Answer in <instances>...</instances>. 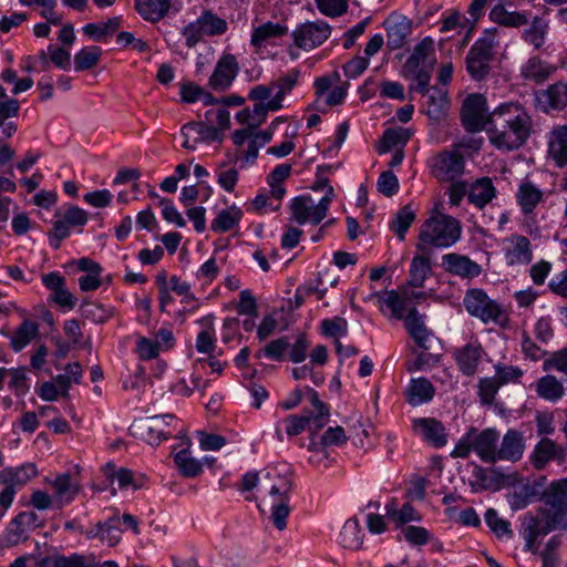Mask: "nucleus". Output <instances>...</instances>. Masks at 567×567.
<instances>
[{
    "instance_id": "69168bd1",
    "label": "nucleus",
    "mask_w": 567,
    "mask_h": 567,
    "mask_svg": "<svg viewBox=\"0 0 567 567\" xmlns=\"http://www.w3.org/2000/svg\"><path fill=\"white\" fill-rule=\"evenodd\" d=\"M319 10L329 17H338L347 11V0H317Z\"/></svg>"
},
{
    "instance_id": "a18cd8bd",
    "label": "nucleus",
    "mask_w": 567,
    "mask_h": 567,
    "mask_svg": "<svg viewBox=\"0 0 567 567\" xmlns=\"http://www.w3.org/2000/svg\"><path fill=\"white\" fill-rule=\"evenodd\" d=\"M340 544L350 549H358L362 545V534L357 518L348 519L340 533Z\"/></svg>"
},
{
    "instance_id": "4be33fe9",
    "label": "nucleus",
    "mask_w": 567,
    "mask_h": 567,
    "mask_svg": "<svg viewBox=\"0 0 567 567\" xmlns=\"http://www.w3.org/2000/svg\"><path fill=\"white\" fill-rule=\"evenodd\" d=\"M102 471L110 482L113 483L116 481L121 489H126L131 486L136 491L140 489L145 482L144 475H135L131 470L126 467H116V465L111 462L106 463Z\"/></svg>"
},
{
    "instance_id": "79ce46f5",
    "label": "nucleus",
    "mask_w": 567,
    "mask_h": 567,
    "mask_svg": "<svg viewBox=\"0 0 567 567\" xmlns=\"http://www.w3.org/2000/svg\"><path fill=\"white\" fill-rule=\"evenodd\" d=\"M174 462L185 477H196L203 471L202 462L193 457L188 450H182L174 456Z\"/></svg>"
},
{
    "instance_id": "9d476101",
    "label": "nucleus",
    "mask_w": 567,
    "mask_h": 567,
    "mask_svg": "<svg viewBox=\"0 0 567 567\" xmlns=\"http://www.w3.org/2000/svg\"><path fill=\"white\" fill-rule=\"evenodd\" d=\"M486 101L480 94L468 95L462 105V123L468 132H487L489 114L485 107Z\"/></svg>"
},
{
    "instance_id": "f03ea898",
    "label": "nucleus",
    "mask_w": 567,
    "mask_h": 567,
    "mask_svg": "<svg viewBox=\"0 0 567 567\" xmlns=\"http://www.w3.org/2000/svg\"><path fill=\"white\" fill-rule=\"evenodd\" d=\"M544 501L546 508L543 517L533 520V524L527 527L529 539L567 525V492L560 481H555L548 486L544 493Z\"/></svg>"
},
{
    "instance_id": "a211bd4d",
    "label": "nucleus",
    "mask_w": 567,
    "mask_h": 567,
    "mask_svg": "<svg viewBox=\"0 0 567 567\" xmlns=\"http://www.w3.org/2000/svg\"><path fill=\"white\" fill-rule=\"evenodd\" d=\"M19 112V101L9 97L6 90L0 85V128L4 137L9 138L17 132V124L9 120L17 117Z\"/></svg>"
},
{
    "instance_id": "6e6d98bb",
    "label": "nucleus",
    "mask_w": 567,
    "mask_h": 567,
    "mask_svg": "<svg viewBox=\"0 0 567 567\" xmlns=\"http://www.w3.org/2000/svg\"><path fill=\"white\" fill-rule=\"evenodd\" d=\"M82 315L95 323H103L112 317V311L103 305L95 302H84L81 306Z\"/></svg>"
},
{
    "instance_id": "f257e3e1",
    "label": "nucleus",
    "mask_w": 567,
    "mask_h": 567,
    "mask_svg": "<svg viewBox=\"0 0 567 567\" xmlns=\"http://www.w3.org/2000/svg\"><path fill=\"white\" fill-rule=\"evenodd\" d=\"M532 130V117L519 103H503L489 113L487 133L491 143L499 150L519 148L530 136Z\"/></svg>"
},
{
    "instance_id": "e433bc0d",
    "label": "nucleus",
    "mask_w": 567,
    "mask_h": 567,
    "mask_svg": "<svg viewBox=\"0 0 567 567\" xmlns=\"http://www.w3.org/2000/svg\"><path fill=\"white\" fill-rule=\"evenodd\" d=\"M38 475V468L33 463H27L17 468H7L0 472V482L10 485H24Z\"/></svg>"
},
{
    "instance_id": "4d7b16f0",
    "label": "nucleus",
    "mask_w": 567,
    "mask_h": 567,
    "mask_svg": "<svg viewBox=\"0 0 567 567\" xmlns=\"http://www.w3.org/2000/svg\"><path fill=\"white\" fill-rule=\"evenodd\" d=\"M485 522L497 537L512 536L509 523L498 517V514L494 508L486 511Z\"/></svg>"
},
{
    "instance_id": "393cba45",
    "label": "nucleus",
    "mask_w": 567,
    "mask_h": 567,
    "mask_svg": "<svg viewBox=\"0 0 567 567\" xmlns=\"http://www.w3.org/2000/svg\"><path fill=\"white\" fill-rule=\"evenodd\" d=\"M483 349L478 342H470L456 351L455 358L461 371L466 375L476 372Z\"/></svg>"
},
{
    "instance_id": "f3484780",
    "label": "nucleus",
    "mask_w": 567,
    "mask_h": 567,
    "mask_svg": "<svg viewBox=\"0 0 567 567\" xmlns=\"http://www.w3.org/2000/svg\"><path fill=\"white\" fill-rule=\"evenodd\" d=\"M184 136L183 147L194 150L202 141H220V134L216 127L208 126L200 122H189L182 128Z\"/></svg>"
},
{
    "instance_id": "473e14b6",
    "label": "nucleus",
    "mask_w": 567,
    "mask_h": 567,
    "mask_svg": "<svg viewBox=\"0 0 567 567\" xmlns=\"http://www.w3.org/2000/svg\"><path fill=\"white\" fill-rule=\"evenodd\" d=\"M535 390L539 398L550 402H557L565 394L563 383L558 381L556 377L550 374L542 377L536 382Z\"/></svg>"
},
{
    "instance_id": "423d86ee",
    "label": "nucleus",
    "mask_w": 567,
    "mask_h": 567,
    "mask_svg": "<svg viewBox=\"0 0 567 567\" xmlns=\"http://www.w3.org/2000/svg\"><path fill=\"white\" fill-rule=\"evenodd\" d=\"M497 31L496 28L485 30L466 55V70L477 81L483 80L489 72V63L497 44Z\"/></svg>"
},
{
    "instance_id": "58836bf2",
    "label": "nucleus",
    "mask_w": 567,
    "mask_h": 567,
    "mask_svg": "<svg viewBox=\"0 0 567 567\" xmlns=\"http://www.w3.org/2000/svg\"><path fill=\"white\" fill-rule=\"evenodd\" d=\"M411 133L408 128L396 127L388 128L379 142L378 152L380 154L388 153L396 146H403L410 140Z\"/></svg>"
},
{
    "instance_id": "6e6552de",
    "label": "nucleus",
    "mask_w": 567,
    "mask_h": 567,
    "mask_svg": "<svg viewBox=\"0 0 567 567\" xmlns=\"http://www.w3.org/2000/svg\"><path fill=\"white\" fill-rule=\"evenodd\" d=\"M368 301L375 300L378 302L380 311L395 320H405L406 315L411 308L412 295L410 293L409 287L403 286L398 290H385L379 292H372L367 298Z\"/></svg>"
},
{
    "instance_id": "f8f14e48",
    "label": "nucleus",
    "mask_w": 567,
    "mask_h": 567,
    "mask_svg": "<svg viewBox=\"0 0 567 567\" xmlns=\"http://www.w3.org/2000/svg\"><path fill=\"white\" fill-rule=\"evenodd\" d=\"M464 173V157L458 147L440 153L433 163V174L440 181L452 182Z\"/></svg>"
},
{
    "instance_id": "052dcab7",
    "label": "nucleus",
    "mask_w": 567,
    "mask_h": 567,
    "mask_svg": "<svg viewBox=\"0 0 567 567\" xmlns=\"http://www.w3.org/2000/svg\"><path fill=\"white\" fill-rule=\"evenodd\" d=\"M207 382H202L199 378H192L189 381L182 379L171 388L172 392L181 396H190L195 389L202 390L207 386Z\"/></svg>"
},
{
    "instance_id": "680f3d73",
    "label": "nucleus",
    "mask_w": 567,
    "mask_h": 567,
    "mask_svg": "<svg viewBox=\"0 0 567 567\" xmlns=\"http://www.w3.org/2000/svg\"><path fill=\"white\" fill-rule=\"evenodd\" d=\"M82 564L81 556L64 557L55 555L45 557L41 563V567H81Z\"/></svg>"
},
{
    "instance_id": "864d4df0",
    "label": "nucleus",
    "mask_w": 567,
    "mask_h": 567,
    "mask_svg": "<svg viewBox=\"0 0 567 567\" xmlns=\"http://www.w3.org/2000/svg\"><path fill=\"white\" fill-rule=\"evenodd\" d=\"M204 33L207 37H214L218 34H223L227 30V22L224 19L218 18L212 11H205L198 18Z\"/></svg>"
},
{
    "instance_id": "7c9ffc66",
    "label": "nucleus",
    "mask_w": 567,
    "mask_h": 567,
    "mask_svg": "<svg viewBox=\"0 0 567 567\" xmlns=\"http://www.w3.org/2000/svg\"><path fill=\"white\" fill-rule=\"evenodd\" d=\"M300 72L297 69L291 70L289 73L272 82V87L276 90L274 97L270 100V107L282 109V102L286 95L293 89L299 79Z\"/></svg>"
},
{
    "instance_id": "412c9836",
    "label": "nucleus",
    "mask_w": 567,
    "mask_h": 567,
    "mask_svg": "<svg viewBox=\"0 0 567 567\" xmlns=\"http://www.w3.org/2000/svg\"><path fill=\"white\" fill-rule=\"evenodd\" d=\"M43 285L51 290V300L61 307L74 308L75 298L65 287V278L58 272H50L42 277Z\"/></svg>"
},
{
    "instance_id": "603ef678",
    "label": "nucleus",
    "mask_w": 567,
    "mask_h": 567,
    "mask_svg": "<svg viewBox=\"0 0 567 567\" xmlns=\"http://www.w3.org/2000/svg\"><path fill=\"white\" fill-rule=\"evenodd\" d=\"M548 24L539 17H535L529 29L525 30L524 39L534 45L535 49L543 47L547 33Z\"/></svg>"
},
{
    "instance_id": "a878e982",
    "label": "nucleus",
    "mask_w": 567,
    "mask_h": 567,
    "mask_svg": "<svg viewBox=\"0 0 567 567\" xmlns=\"http://www.w3.org/2000/svg\"><path fill=\"white\" fill-rule=\"evenodd\" d=\"M548 153L558 166L567 164V125L557 126L549 133Z\"/></svg>"
},
{
    "instance_id": "cd10ccee",
    "label": "nucleus",
    "mask_w": 567,
    "mask_h": 567,
    "mask_svg": "<svg viewBox=\"0 0 567 567\" xmlns=\"http://www.w3.org/2000/svg\"><path fill=\"white\" fill-rule=\"evenodd\" d=\"M171 2L172 0H136L135 9L144 20L157 22L168 13Z\"/></svg>"
},
{
    "instance_id": "338daca9",
    "label": "nucleus",
    "mask_w": 567,
    "mask_h": 567,
    "mask_svg": "<svg viewBox=\"0 0 567 567\" xmlns=\"http://www.w3.org/2000/svg\"><path fill=\"white\" fill-rule=\"evenodd\" d=\"M321 331L329 337L343 336L347 333V321L339 317L326 319L321 322Z\"/></svg>"
},
{
    "instance_id": "c756f323",
    "label": "nucleus",
    "mask_w": 567,
    "mask_h": 567,
    "mask_svg": "<svg viewBox=\"0 0 567 567\" xmlns=\"http://www.w3.org/2000/svg\"><path fill=\"white\" fill-rule=\"evenodd\" d=\"M287 32V25L268 21L254 29L250 43L255 48H261L270 40L280 38Z\"/></svg>"
},
{
    "instance_id": "bb28decb",
    "label": "nucleus",
    "mask_w": 567,
    "mask_h": 567,
    "mask_svg": "<svg viewBox=\"0 0 567 567\" xmlns=\"http://www.w3.org/2000/svg\"><path fill=\"white\" fill-rule=\"evenodd\" d=\"M414 429L433 445L440 447L446 444L444 426L435 419H417L414 421Z\"/></svg>"
},
{
    "instance_id": "4c0bfd02",
    "label": "nucleus",
    "mask_w": 567,
    "mask_h": 567,
    "mask_svg": "<svg viewBox=\"0 0 567 567\" xmlns=\"http://www.w3.org/2000/svg\"><path fill=\"white\" fill-rule=\"evenodd\" d=\"M475 483L473 486L481 489L498 491L503 487L505 476L496 471H488L476 466L474 471Z\"/></svg>"
},
{
    "instance_id": "7ed1b4c3",
    "label": "nucleus",
    "mask_w": 567,
    "mask_h": 567,
    "mask_svg": "<svg viewBox=\"0 0 567 567\" xmlns=\"http://www.w3.org/2000/svg\"><path fill=\"white\" fill-rule=\"evenodd\" d=\"M499 434L494 429L478 431L470 427L466 434L455 445L451 455L465 458L473 451L485 463L497 462V447Z\"/></svg>"
},
{
    "instance_id": "bf43d9fd",
    "label": "nucleus",
    "mask_w": 567,
    "mask_h": 567,
    "mask_svg": "<svg viewBox=\"0 0 567 567\" xmlns=\"http://www.w3.org/2000/svg\"><path fill=\"white\" fill-rule=\"evenodd\" d=\"M159 341L145 337L138 338L136 342V352L142 360H151L159 353Z\"/></svg>"
},
{
    "instance_id": "3c124183",
    "label": "nucleus",
    "mask_w": 567,
    "mask_h": 567,
    "mask_svg": "<svg viewBox=\"0 0 567 567\" xmlns=\"http://www.w3.org/2000/svg\"><path fill=\"white\" fill-rule=\"evenodd\" d=\"M434 52V43L430 38L423 39L414 49L412 55L408 59L405 68L409 70H416L421 63Z\"/></svg>"
},
{
    "instance_id": "de8ad7c7",
    "label": "nucleus",
    "mask_w": 567,
    "mask_h": 567,
    "mask_svg": "<svg viewBox=\"0 0 567 567\" xmlns=\"http://www.w3.org/2000/svg\"><path fill=\"white\" fill-rule=\"evenodd\" d=\"M347 442L344 430L341 426L329 427L321 436L320 443L312 442L309 450L312 452H321L327 456L324 449L330 445H341Z\"/></svg>"
},
{
    "instance_id": "13d9d810",
    "label": "nucleus",
    "mask_w": 567,
    "mask_h": 567,
    "mask_svg": "<svg viewBox=\"0 0 567 567\" xmlns=\"http://www.w3.org/2000/svg\"><path fill=\"white\" fill-rule=\"evenodd\" d=\"M217 182L226 192H234L238 182V171L235 167H228L226 164L220 165L217 171Z\"/></svg>"
},
{
    "instance_id": "c03bdc74",
    "label": "nucleus",
    "mask_w": 567,
    "mask_h": 567,
    "mask_svg": "<svg viewBox=\"0 0 567 567\" xmlns=\"http://www.w3.org/2000/svg\"><path fill=\"white\" fill-rule=\"evenodd\" d=\"M169 417L172 419V415H155L147 420L145 427V439L151 445H158L162 440H167L171 435L168 432L165 431L164 425L165 419Z\"/></svg>"
},
{
    "instance_id": "5701e85b",
    "label": "nucleus",
    "mask_w": 567,
    "mask_h": 567,
    "mask_svg": "<svg viewBox=\"0 0 567 567\" xmlns=\"http://www.w3.org/2000/svg\"><path fill=\"white\" fill-rule=\"evenodd\" d=\"M525 450L523 434L516 430H508L497 447V461H512L520 460Z\"/></svg>"
},
{
    "instance_id": "a19ab883",
    "label": "nucleus",
    "mask_w": 567,
    "mask_h": 567,
    "mask_svg": "<svg viewBox=\"0 0 567 567\" xmlns=\"http://www.w3.org/2000/svg\"><path fill=\"white\" fill-rule=\"evenodd\" d=\"M39 326L32 320H24L11 338V347L16 352L21 351L32 339L37 337Z\"/></svg>"
},
{
    "instance_id": "c9c22d12",
    "label": "nucleus",
    "mask_w": 567,
    "mask_h": 567,
    "mask_svg": "<svg viewBox=\"0 0 567 567\" xmlns=\"http://www.w3.org/2000/svg\"><path fill=\"white\" fill-rule=\"evenodd\" d=\"M449 109V99L447 91L433 87L429 95V106L426 114L427 116L439 123L441 122L447 113Z\"/></svg>"
},
{
    "instance_id": "2f4dec72",
    "label": "nucleus",
    "mask_w": 567,
    "mask_h": 567,
    "mask_svg": "<svg viewBox=\"0 0 567 567\" xmlns=\"http://www.w3.org/2000/svg\"><path fill=\"white\" fill-rule=\"evenodd\" d=\"M434 392V386L427 379H413L406 390V400L411 405H419L432 400Z\"/></svg>"
},
{
    "instance_id": "9b49d317",
    "label": "nucleus",
    "mask_w": 567,
    "mask_h": 567,
    "mask_svg": "<svg viewBox=\"0 0 567 567\" xmlns=\"http://www.w3.org/2000/svg\"><path fill=\"white\" fill-rule=\"evenodd\" d=\"M330 33L328 23L317 21L300 24L291 35L297 48L310 51L326 42Z\"/></svg>"
},
{
    "instance_id": "09e8293b",
    "label": "nucleus",
    "mask_w": 567,
    "mask_h": 567,
    "mask_svg": "<svg viewBox=\"0 0 567 567\" xmlns=\"http://www.w3.org/2000/svg\"><path fill=\"white\" fill-rule=\"evenodd\" d=\"M96 530L91 532L92 535L99 536L102 542H106L109 546H114L121 539V529L118 527V518L112 517L107 522L96 525Z\"/></svg>"
},
{
    "instance_id": "49530a36",
    "label": "nucleus",
    "mask_w": 567,
    "mask_h": 567,
    "mask_svg": "<svg viewBox=\"0 0 567 567\" xmlns=\"http://www.w3.org/2000/svg\"><path fill=\"white\" fill-rule=\"evenodd\" d=\"M544 102L554 110H561L567 105V82H557L543 93Z\"/></svg>"
},
{
    "instance_id": "20e7f679",
    "label": "nucleus",
    "mask_w": 567,
    "mask_h": 567,
    "mask_svg": "<svg viewBox=\"0 0 567 567\" xmlns=\"http://www.w3.org/2000/svg\"><path fill=\"white\" fill-rule=\"evenodd\" d=\"M436 205L432 215L420 229L419 238L423 244L449 247L461 236V226L457 219L439 210Z\"/></svg>"
},
{
    "instance_id": "ea45409f",
    "label": "nucleus",
    "mask_w": 567,
    "mask_h": 567,
    "mask_svg": "<svg viewBox=\"0 0 567 567\" xmlns=\"http://www.w3.org/2000/svg\"><path fill=\"white\" fill-rule=\"evenodd\" d=\"M432 274L430 259L425 256H415L410 267L408 286L423 288L425 279Z\"/></svg>"
},
{
    "instance_id": "f704fd0d",
    "label": "nucleus",
    "mask_w": 567,
    "mask_h": 567,
    "mask_svg": "<svg viewBox=\"0 0 567 567\" xmlns=\"http://www.w3.org/2000/svg\"><path fill=\"white\" fill-rule=\"evenodd\" d=\"M243 218V210L233 205L220 210L212 221L210 228L216 233H226L235 228Z\"/></svg>"
},
{
    "instance_id": "39448f33",
    "label": "nucleus",
    "mask_w": 567,
    "mask_h": 567,
    "mask_svg": "<svg viewBox=\"0 0 567 567\" xmlns=\"http://www.w3.org/2000/svg\"><path fill=\"white\" fill-rule=\"evenodd\" d=\"M267 480L269 481L270 518L278 530H284L287 526V517L290 514L289 494L292 482L288 476L270 473L267 474Z\"/></svg>"
},
{
    "instance_id": "c85d7f7f",
    "label": "nucleus",
    "mask_w": 567,
    "mask_h": 567,
    "mask_svg": "<svg viewBox=\"0 0 567 567\" xmlns=\"http://www.w3.org/2000/svg\"><path fill=\"white\" fill-rule=\"evenodd\" d=\"M496 195L493 182L488 177L477 179L468 189V202L478 208L486 206Z\"/></svg>"
},
{
    "instance_id": "8fccbe9b",
    "label": "nucleus",
    "mask_w": 567,
    "mask_h": 567,
    "mask_svg": "<svg viewBox=\"0 0 567 567\" xmlns=\"http://www.w3.org/2000/svg\"><path fill=\"white\" fill-rule=\"evenodd\" d=\"M102 50L99 47H89L80 50L74 56L76 71H84L94 68L100 61Z\"/></svg>"
},
{
    "instance_id": "5fc2aeb1",
    "label": "nucleus",
    "mask_w": 567,
    "mask_h": 567,
    "mask_svg": "<svg viewBox=\"0 0 567 567\" xmlns=\"http://www.w3.org/2000/svg\"><path fill=\"white\" fill-rule=\"evenodd\" d=\"M415 219V214L410 206H404L396 213L395 219L393 220L391 228L396 233L398 238L403 240L405 233Z\"/></svg>"
},
{
    "instance_id": "1a4fd4ad",
    "label": "nucleus",
    "mask_w": 567,
    "mask_h": 567,
    "mask_svg": "<svg viewBox=\"0 0 567 567\" xmlns=\"http://www.w3.org/2000/svg\"><path fill=\"white\" fill-rule=\"evenodd\" d=\"M463 303L470 315L480 318L484 323L497 322L503 316L501 306L482 289H470Z\"/></svg>"
},
{
    "instance_id": "e2e57ef3",
    "label": "nucleus",
    "mask_w": 567,
    "mask_h": 567,
    "mask_svg": "<svg viewBox=\"0 0 567 567\" xmlns=\"http://www.w3.org/2000/svg\"><path fill=\"white\" fill-rule=\"evenodd\" d=\"M378 189L384 196H392L399 189V181L396 176L391 171H385L381 173L378 179Z\"/></svg>"
},
{
    "instance_id": "37998d69",
    "label": "nucleus",
    "mask_w": 567,
    "mask_h": 567,
    "mask_svg": "<svg viewBox=\"0 0 567 567\" xmlns=\"http://www.w3.org/2000/svg\"><path fill=\"white\" fill-rule=\"evenodd\" d=\"M54 496L59 504L71 502L79 493V486L72 483L70 474L59 475L53 482Z\"/></svg>"
},
{
    "instance_id": "dca6fc26",
    "label": "nucleus",
    "mask_w": 567,
    "mask_h": 567,
    "mask_svg": "<svg viewBox=\"0 0 567 567\" xmlns=\"http://www.w3.org/2000/svg\"><path fill=\"white\" fill-rule=\"evenodd\" d=\"M566 455V449L557 445L553 440L544 437L536 444L530 455V462L536 470H543L550 461L564 463Z\"/></svg>"
},
{
    "instance_id": "ddd939ff",
    "label": "nucleus",
    "mask_w": 567,
    "mask_h": 567,
    "mask_svg": "<svg viewBox=\"0 0 567 567\" xmlns=\"http://www.w3.org/2000/svg\"><path fill=\"white\" fill-rule=\"evenodd\" d=\"M239 71V64L235 55L225 53L217 61L212 75L208 79V86L217 92L228 90Z\"/></svg>"
},
{
    "instance_id": "72a5a7b5",
    "label": "nucleus",
    "mask_w": 567,
    "mask_h": 567,
    "mask_svg": "<svg viewBox=\"0 0 567 567\" xmlns=\"http://www.w3.org/2000/svg\"><path fill=\"white\" fill-rule=\"evenodd\" d=\"M555 71L556 66L543 62L538 58H530L522 68L523 76L537 84L545 82Z\"/></svg>"
},
{
    "instance_id": "b1692460",
    "label": "nucleus",
    "mask_w": 567,
    "mask_h": 567,
    "mask_svg": "<svg viewBox=\"0 0 567 567\" xmlns=\"http://www.w3.org/2000/svg\"><path fill=\"white\" fill-rule=\"evenodd\" d=\"M443 265L450 274L464 278H474L481 272V267L476 262L472 261L468 257L456 254L443 256Z\"/></svg>"
},
{
    "instance_id": "0eeeda50",
    "label": "nucleus",
    "mask_w": 567,
    "mask_h": 567,
    "mask_svg": "<svg viewBox=\"0 0 567 567\" xmlns=\"http://www.w3.org/2000/svg\"><path fill=\"white\" fill-rule=\"evenodd\" d=\"M334 197L333 187H329L326 195L317 205H313L310 196H298L291 202L290 209L292 219L299 225L311 223L318 225L327 216L329 206Z\"/></svg>"
},
{
    "instance_id": "aec40b11",
    "label": "nucleus",
    "mask_w": 567,
    "mask_h": 567,
    "mask_svg": "<svg viewBox=\"0 0 567 567\" xmlns=\"http://www.w3.org/2000/svg\"><path fill=\"white\" fill-rule=\"evenodd\" d=\"M388 47L391 50L400 49L406 41V38L411 33V22L402 16H390L384 21Z\"/></svg>"
},
{
    "instance_id": "774afa93",
    "label": "nucleus",
    "mask_w": 567,
    "mask_h": 567,
    "mask_svg": "<svg viewBox=\"0 0 567 567\" xmlns=\"http://www.w3.org/2000/svg\"><path fill=\"white\" fill-rule=\"evenodd\" d=\"M159 206L162 207V215L163 218L167 223H173L177 227H184L186 225L185 219L183 216L178 213V210L174 207L172 202L167 198H162L159 200Z\"/></svg>"
},
{
    "instance_id": "2eb2a0df",
    "label": "nucleus",
    "mask_w": 567,
    "mask_h": 567,
    "mask_svg": "<svg viewBox=\"0 0 567 567\" xmlns=\"http://www.w3.org/2000/svg\"><path fill=\"white\" fill-rule=\"evenodd\" d=\"M504 255L509 266L528 265L533 259L532 243L523 235H511L504 239Z\"/></svg>"
},
{
    "instance_id": "4468645a",
    "label": "nucleus",
    "mask_w": 567,
    "mask_h": 567,
    "mask_svg": "<svg viewBox=\"0 0 567 567\" xmlns=\"http://www.w3.org/2000/svg\"><path fill=\"white\" fill-rule=\"evenodd\" d=\"M404 327L414 342L424 350H431L439 343L434 334L427 330L424 317L416 308H411L404 320Z\"/></svg>"
},
{
    "instance_id": "0e129e2a",
    "label": "nucleus",
    "mask_w": 567,
    "mask_h": 567,
    "mask_svg": "<svg viewBox=\"0 0 567 567\" xmlns=\"http://www.w3.org/2000/svg\"><path fill=\"white\" fill-rule=\"evenodd\" d=\"M534 487L529 485H523L516 489L511 496V505L514 509H520L527 506L532 498L535 496Z\"/></svg>"
},
{
    "instance_id": "6ab92c4d",
    "label": "nucleus",
    "mask_w": 567,
    "mask_h": 567,
    "mask_svg": "<svg viewBox=\"0 0 567 567\" xmlns=\"http://www.w3.org/2000/svg\"><path fill=\"white\" fill-rule=\"evenodd\" d=\"M516 199L522 213L532 215L537 205L544 202L545 195L530 179L525 178L518 185Z\"/></svg>"
}]
</instances>
